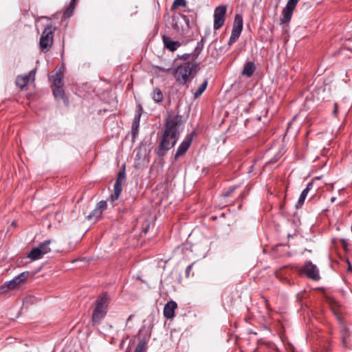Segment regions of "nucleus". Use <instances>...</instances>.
Listing matches in <instances>:
<instances>
[{
	"label": "nucleus",
	"mask_w": 352,
	"mask_h": 352,
	"mask_svg": "<svg viewBox=\"0 0 352 352\" xmlns=\"http://www.w3.org/2000/svg\"><path fill=\"white\" fill-rule=\"evenodd\" d=\"M232 29L243 30V16L241 14H236L235 15Z\"/></svg>",
	"instance_id": "obj_19"
},
{
	"label": "nucleus",
	"mask_w": 352,
	"mask_h": 352,
	"mask_svg": "<svg viewBox=\"0 0 352 352\" xmlns=\"http://www.w3.org/2000/svg\"><path fill=\"white\" fill-rule=\"evenodd\" d=\"M108 304L109 300L106 295H103L96 300V307L91 317L94 324H98L104 318L107 312Z\"/></svg>",
	"instance_id": "obj_3"
},
{
	"label": "nucleus",
	"mask_w": 352,
	"mask_h": 352,
	"mask_svg": "<svg viewBox=\"0 0 352 352\" xmlns=\"http://www.w3.org/2000/svg\"><path fill=\"white\" fill-rule=\"evenodd\" d=\"M236 189V186H232L230 187L226 192H224L223 196L225 197H227L230 196V195Z\"/></svg>",
	"instance_id": "obj_33"
},
{
	"label": "nucleus",
	"mask_w": 352,
	"mask_h": 352,
	"mask_svg": "<svg viewBox=\"0 0 352 352\" xmlns=\"http://www.w3.org/2000/svg\"><path fill=\"white\" fill-rule=\"evenodd\" d=\"M124 169L125 165L123 166V169L119 171L118 174L117 179L114 184L113 193L110 196V199L112 201H114L118 199L122 190V184L126 179Z\"/></svg>",
	"instance_id": "obj_7"
},
{
	"label": "nucleus",
	"mask_w": 352,
	"mask_h": 352,
	"mask_svg": "<svg viewBox=\"0 0 352 352\" xmlns=\"http://www.w3.org/2000/svg\"><path fill=\"white\" fill-rule=\"evenodd\" d=\"M208 80H206L194 93V96L195 98H197L203 94V92L206 90Z\"/></svg>",
	"instance_id": "obj_24"
},
{
	"label": "nucleus",
	"mask_w": 352,
	"mask_h": 352,
	"mask_svg": "<svg viewBox=\"0 0 352 352\" xmlns=\"http://www.w3.org/2000/svg\"><path fill=\"white\" fill-rule=\"evenodd\" d=\"M306 197H307L305 196L304 195H302V194L300 195V197L298 198L297 204H296V208H300L304 204V202H305V200Z\"/></svg>",
	"instance_id": "obj_29"
},
{
	"label": "nucleus",
	"mask_w": 352,
	"mask_h": 352,
	"mask_svg": "<svg viewBox=\"0 0 352 352\" xmlns=\"http://www.w3.org/2000/svg\"><path fill=\"white\" fill-rule=\"evenodd\" d=\"M146 350V343L142 340L138 344L134 352H144Z\"/></svg>",
	"instance_id": "obj_27"
},
{
	"label": "nucleus",
	"mask_w": 352,
	"mask_h": 352,
	"mask_svg": "<svg viewBox=\"0 0 352 352\" xmlns=\"http://www.w3.org/2000/svg\"><path fill=\"white\" fill-rule=\"evenodd\" d=\"M29 276V272H24L13 278L11 280L6 282L0 287V293H6L14 289L21 283L25 281Z\"/></svg>",
	"instance_id": "obj_5"
},
{
	"label": "nucleus",
	"mask_w": 352,
	"mask_h": 352,
	"mask_svg": "<svg viewBox=\"0 0 352 352\" xmlns=\"http://www.w3.org/2000/svg\"><path fill=\"white\" fill-rule=\"evenodd\" d=\"M181 122L179 116L168 113L166 119L164 134L157 151L158 156L163 157L175 145L179 138V126Z\"/></svg>",
	"instance_id": "obj_1"
},
{
	"label": "nucleus",
	"mask_w": 352,
	"mask_h": 352,
	"mask_svg": "<svg viewBox=\"0 0 352 352\" xmlns=\"http://www.w3.org/2000/svg\"><path fill=\"white\" fill-rule=\"evenodd\" d=\"M72 12H71V10L68 8L65 12V15H69Z\"/></svg>",
	"instance_id": "obj_39"
},
{
	"label": "nucleus",
	"mask_w": 352,
	"mask_h": 352,
	"mask_svg": "<svg viewBox=\"0 0 352 352\" xmlns=\"http://www.w3.org/2000/svg\"><path fill=\"white\" fill-rule=\"evenodd\" d=\"M314 186L313 182H310L307 184L306 188L302 191L301 194L305 196H307L309 192L312 189Z\"/></svg>",
	"instance_id": "obj_28"
},
{
	"label": "nucleus",
	"mask_w": 352,
	"mask_h": 352,
	"mask_svg": "<svg viewBox=\"0 0 352 352\" xmlns=\"http://www.w3.org/2000/svg\"><path fill=\"white\" fill-rule=\"evenodd\" d=\"M186 0H175L173 1L172 8H177L179 7H186Z\"/></svg>",
	"instance_id": "obj_26"
},
{
	"label": "nucleus",
	"mask_w": 352,
	"mask_h": 352,
	"mask_svg": "<svg viewBox=\"0 0 352 352\" xmlns=\"http://www.w3.org/2000/svg\"><path fill=\"white\" fill-rule=\"evenodd\" d=\"M107 204L106 201H100L96 208H98L102 212L107 209Z\"/></svg>",
	"instance_id": "obj_31"
},
{
	"label": "nucleus",
	"mask_w": 352,
	"mask_h": 352,
	"mask_svg": "<svg viewBox=\"0 0 352 352\" xmlns=\"http://www.w3.org/2000/svg\"><path fill=\"white\" fill-rule=\"evenodd\" d=\"M226 10L227 7L225 5H221L215 8L213 24V28L215 30L220 29L223 25L226 20Z\"/></svg>",
	"instance_id": "obj_6"
},
{
	"label": "nucleus",
	"mask_w": 352,
	"mask_h": 352,
	"mask_svg": "<svg viewBox=\"0 0 352 352\" xmlns=\"http://www.w3.org/2000/svg\"><path fill=\"white\" fill-rule=\"evenodd\" d=\"M35 69L31 70L28 74L18 76L16 80V85L20 88L25 87L31 80H34Z\"/></svg>",
	"instance_id": "obj_10"
},
{
	"label": "nucleus",
	"mask_w": 352,
	"mask_h": 352,
	"mask_svg": "<svg viewBox=\"0 0 352 352\" xmlns=\"http://www.w3.org/2000/svg\"><path fill=\"white\" fill-rule=\"evenodd\" d=\"M189 56L190 55L188 54H183V55H182L180 56V58L182 59V60H187Z\"/></svg>",
	"instance_id": "obj_38"
},
{
	"label": "nucleus",
	"mask_w": 352,
	"mask_h": 352,
	"mask_svg": "<svg viewBox=\"0 0 352 352\" xmlns=\"http://www.w3.org/2000/svg\"><path fill=\"white\" fill-rule=\"evenodd\" d=\"M102 212L97 208H96L92 212H91L87 217L88 220H94L97 221L102 216Z\"/></svg>",
	"instance_id": "obj_21"
},
{
	"label": "nucleus",
	"mask_w": 352,
	"mask_h": 352,
	"mask_svg": "<svg viewBox=\"0 0 352 352\" xmlns=\"http://www.w3.org/2000/svg\"><path fill=\"white\" fill-rule=\"evenodd\" d=\"M152 98L156 102H160L164 99L162 91L159 88H155L152 93Z\"/></svg>",
	"instance_id": "obj_20"
},
{
	"label": "nucleus",
	"mask_w": 352,
	"mask_h": 352,
	"mask_svg": "<svg viewBox=\"0 0 352 352\" xmlns=\"http://www.w3.org/2000/svg\"><path fill=\"white\" fill-rule=\"evenodd\" d=\"M242 31L232 29L231 36L230 37L228 45H232L234 43H235L237 39L239 38Z\"/></svg>",
	"instance_id": "obj_22"
},
{
	"label": "nucleus",
	"mask_w": 352,
	"mask_h": 352,
	"mask_svg": "<svg viewBox=\"0 0 352 352\" xmlns=\"http://www.w3.org/2000/svg\"><path fill=\"white\" fill-rule=\"evenodd\" d=\"M333 106H334V109L333 110V116L335 117H336L337 114H338V104H337V103H334Z\"/></svg>",
	"instance_id": "obj_35"
},
{
	"label": "nucleus",
	"mask_w": 352,
	"mask_h": 352,
	"mask_svg": "<svg viewBox=\"0 0 352 352\" xmlns=\"http://www.w3.org/2000/svg\"><path fill=\"white\" fill-rule=\"evenodd\" d=\"M255 69L256 67L254 63L252 61H249L244 65L241 75L250 78L253 75Z\"/></svg>",
	"instance_id": "obj_14"
},
{
	"label": "nucleus",
	"mask_w": 352,
	"mask_h": 352,
	"mask_svg": "<svg viewBox=\"0 0 352 352\" xmlns=\"http://www.w3.org/2000/svg\"><path fill=\"white\" fill-rule=\"evenodd\" d=\"M52 85L53 88L54 87H63V75L60 72L56 73L54 75L52 76Z\"/></svg>",
	"instance_id": "obj_16"
},
{
	"label": "nucleus",
	"mask_w": 352,
	"mask_h": 352,
	"mask_svg": "<svg viewBox=\"0 0 352 352\" xmlns=\"http://www.w3.org/2000/svg\"><path fill=\"white\" fill-rule=\"evenodd\" d=\"M153 68H155L160 72H168L172 70L171 66L162 67V66L155 65V66H153Z\"/></svg>",
	"instance_id": "obj_30"
},
{
	"label": "nucleus",
	"mask_w": 352,
	"mask_h": 352,
	"mask_svg": "<svg viewBox=\"0 0 352 352\" xmlns=\"http://www.w3.org/2000/svg\"><path fill=\"white\" fill-rule=\"evenodd\" d=\"M276 276L279 278L281 281L286 280V278H283L282 275L280 274V272H275Z\"/></svg>",
	"instance_id": "obj_34"
},
{
	"label": "nucleus",
	"mask_w": 352,
	"mask_h": 352,
	"mask_svg": "<svg viewBox=\"0 0 352 352\" xmlns=\"http://www.w3.org/2000/svg\"><path fill=\"white\" fill-rule=\"evenodd\" d=\"M197 67V64L196 63H184L173 71V75L179 85H184L187 82L192 71L195 69Z\"/></svg>",
	"instance_id": "obj_2"
},
{
	"label": "nucleus",
	"mask_w": 352,
	"mask_h": 352,
	"mask_svg": "<svg viewBox=\"0 0 352 352\" xmlns=\"http://www.w3.org/2000/svg\"><path fill=\"white\" fill-rule=\"evenodd\" d=\"M342 342L344 344H346V340L349 336V328L346 325L343 324L341 329Z\"/></svg>",
	"instance_id": "obj_25"
},
{
	"label": "nucleus",
	"mask_w": 352,
	"mask_h": 352,
	"mask_svg": "<svg viewBox=\"0 0 352 352\" xmlns=\"http://www.w3.org/2000/svg\"><path fill=\"white\" fill-rule=\"evenodd\" d=\"M162 41L165 47L170 52L175 51L181 45V43L179 41H174L167 36H163Z\"/></svg>",
	"instance_id": "obj_13"
},
{
	"label": "nucleus",
	"mask_w": 352,
	"mask_h": 352,
	"mask_svg": "<svg viewBox=\"0 0 352 352\" xmlns=\"http://www.w3.org/2000/svg\"><path fill=\"white\" fill-rule=\"evenodd\" d=\"M75 1L76 0H72L71 3H70V6L69 7V9L71 10V12L73 11V10H74V8L75 7V5H76Z\"/></svg>",
	"instance_id": "obj_36"
},
{
	"label": "nucleus",
	"mask_w": 352,
	"mask_h": 352,
	"mask_svg": "<svg viewBox=\"0 0 352 352\" xmlns=\"http://www.w3.org/2000/svg\"><path fill=\"white\" fill-rule=\"evenodd\" d=\"M192 138L190 135L186 137L184 141L179 146L175 154V160H177L178 157L184 155L188 151V148L190 147L192 143Z\"/></svg>",
	"instance_id": "obj_11"
},
{
	"label": "nucleus",
	"mask_w": 352,
	"mask_h": 352,
	"mask_svg": "<svg viewBox=\"0 0 352 352\" xmlns=\"http://www.w3.org/2000/svg\"><path fill=\"white\" fill-rule=\"evenodd\" d=\"M140 116H141V114L139 113L138 115L135 116V118H133L132 126H131V133H132L133 138H135L138 133Z\"/></svg>",
	"instance_id": "obj_17"
},
{
	"label": "nucleus",
	"mask_w": 352,
	"mask_h": 352,
	"mask_svg": "<svg viewBox=\"0 0 352 352\" xmlns=\"http://www.w3.org/2000/svg\"><path fill=\"white\" fill-rule=\"evenodd\" d=\"M55 30L56 28L52 24L45 26L39 41V47L43 52L46 53L50 51L53 44Z\"/></svg>",
	"instance_id": "obj_4"
},
{
	"label": "nucleus",
	"mask_w": 352,
	"mask_h": 352,
	"mask_svg": "<svg viewBox=\"0 0 352 352\" xmlns=\"http://www.w3.org/2000/svg\"><path fill=\"white\" fill-rule=\"evenodd\" d=\"M302 272L309 278L314 280H318L320 278L319 270L318 267L311 261H307L305 263Z\"/></svg>",
	"instance_id": "obj_9"
},
{
	"label": "nucleus",
	"mask_w": 352,
	"mask_h": 352,
	"mask_svg": "<svg viewBox=\"0 0 352 352\" xmlns=\"http://www.w3.org/2000/svg\"><path fill=\"white\" fill-rule=\"evenodd\" d=\"M43 256L42 252L38 247L33 248L28 254V257L32 261L40 259Z\"/></svg>",
	"instance_id": "obj_18"
},
{
	"label": "nucleus",
	"mask_w": 352,
	"mask_h": 352,
	"mask_svg": "<svg viewBox=\"0 0 352 352\" xmlns=\"http://www.w3.org/2000/svg\"><path fill=\"white\" fill-rule=\"evenodd\" d=\"M192 265L193 264H190L187 267H186V275L188 276L190 272L192 270Z\"/></svg>",
	"instance_id": "obj_37"
},
{
	"label": "nucleus",
	"mask_w": 352,
	"mask_h": 352,
	"mask_svg": "<svg viewBox=\"0 0 352 352\" xmlns=\"http://www.w3.org/2000/svg\"><path fill=\"white\" fill-rule=\"evenodd\" d=\"M177 305L173 301L168 302L164 307V316L168 319H172L175 317V310L177 309Z\"/></svg>",
	"instance_id": "obj_12"
},
{
	"label": "nucleus",
	"mask_w": 352,
	"mask_h": 352,
	"mask_svg": "<svg viewBox=\"0 0 352 352\" xmlns=\"http://www.w3.org/2000/svg\"><path fill=\"white\" fill-rule=\"evenodd\" d=\"M50 243H51V241L47 240V241H45L43 243H41L38 246V248L41 250V251L42 252L43 255L50 252V250H51L50 248Z\"/></svg>",
	"instance_id": "obj_23"
},
{
	"label": "nucleus",
	"mask_w": 352,
	"mask_h": 352,
	"mask_svg": "<svg viewBox=\"0 0 352 352\" xmlns=\"http://www.w3.org/2000/svg\"><path fill=\"white\" fill-rule=\"evenodd\" d=\"M299 0H288L285 7L282 10L280 18L281 23H287L290 21L294 10Z\"/></svg>",
	"instance_id": "obj_8"
},
{
	"label": "nucleus",
	"mask_w": 352,
	"mask_h": 352,
	"mask_svg": "<svg viewBox=\"0 0 352 352\" xmlns=\"http://www.w3.org/2000/svg\"><path fill=\"white\" fill-rule=\"evenodd\" d=\"M335 200H336V197H332V198L331 199V202H333Z\"/></svg>",
	"instance_id": "obj_40"
},
{
	"label": "nucleus",
	"mask_w": 352,
	"mask_h": 352,
	"mask_svg": "<svg viewBox=\"0 0 352 352\" xmlns=\"http://www.w3.org/2000/svg\"><path fill=\"white\" fill-rule=\"evenodd\" d=\"M53 94L56 100H63L65 104H68V99L65 95L63 87L53 88Z\"/></svg>",
	"instance_id": "obj_15"
},
{
	"label": "nucleus",
	"mask_w": 352,
	"mask_h": 352,
	"mask_svg": "<svg viewBox=\"0 0 352 352\" xmlns=\"http://www.w3.org/2000/svg\"><path fill=\"white\" fill-rule=\"evenodd\" d=\"M204 42H205V38H202L201 39V41L197 43V46L196 47V50H199V51L202 50Z\"/></svg>",
	"instance_id": "obj_32"
}]
</instances>
